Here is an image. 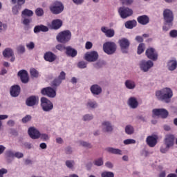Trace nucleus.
I'll return each mask as SVG.
<instances>
[{
	"instance_id": "obj_6",
	"label": "nucleus",
	"mask_w": 177,
	"mask_h": 177,
	"mask_svg": "<svg viewBox=\"0 0 177 177\" xmlns=\"http://www.w3.org/2000/svg\"><path fill=\"white\" fill-rule=\"evenodd\" d=\"M49 9L53 15H60L64 10V6L60 1H54L53 5L50 6Z\"/></svg>"
},
{
	"instance_id": "obj_50",
	"label": "nucleus",
	"mask_w": 177,
	"mask_h": 177,
	"mask_svg": "<svg viewBox=\"0 0 177 177\" xmlns=\"http://www.w3.org/2000/svg\"><path fill=\"white\" fill-rule=\"evenodd\" d=\"M17 52L18 53H24L26 52V48H24V46H19L17 47Z\"/></svg>"
},
{
	"instance_id": "obj_1",
	"label": "nucleus",
	"mask_w": 177,
	"mask_h": 177,
	"mask_svg": "<svg viewBox=\"0 0 177 177\" xmlns=\"http://www.w3.org/2000/svg\"><path fill=\"white\" fill-rule=\"evenodd\" d=\"M156 96L158 100L165 102V103H170L171 99L172 98V96H174V92H172V89L166 87L162 90L156 91Z\"/></svg>"
},
{
	"instance_id": "obj_18",
	"label": "nucleus",
	"mask_w": 177,
	"mask_h": 177,
	"mask_svg": "<svg viewBox=\"0 0 177 177\" xmlns=\"http://www.w3.org/2000/svg\"><path fill=\"white\" fill-rule=\"evenodd\" d=\"M101 31L105 35V36L107 38H113V37L115 35V31L114 30V29H111V28L109 29L106 26H102L101 28Z\"/></svg>"
},
{
	"instance_id": "obj_24",
	"label": "nucleus",
	"mask_w": 177,
	"mask_h": 177,
	"mask_svg": "<svg viewBox=\"0 0 177 177\" xmlns=\"http://www.w3.org/2000/svg\"><path fill=\"white\" fill-rule=\"evenodd\" d=\"M137 21L142 26H146V24H149L150 22V19L147 15H141L137 18Z\"/></svg>"
},
{
	"instance_id": "obj_62",
	"label": "nucleus",
	"mask_w": 177,
	"mask_h": 177,
	"mask_svg": "<svg viewBox=\"0 0 177 177\" xmlns=\"http://www.w3.org/2000/svg\"><path fill=\"white\" fill-rule=\"evenodd\" d=\"M92 46H93L92 42L87 41L86 43V46H85L86 49H91Z\"/></svg>"
},
{
	"instance_id": "obj_20",
	"label": "nucleus",
	"mask_w": 177,
	"mask_h": 177,
	"mask_svg": "<svg viewBox=\"0 0 177 177\" xmlns=\"http://www.w3.org/2000/svg\"><path fill=\"white\" fill-rule=\"evenodd\" d=\"M21 88L19 85H14L10 88V93L12 97H17L20 95Z\"/></svg>"
},
{
	"instance_id": "obj_12",
	"label": "nucleus",
	"mask_w": 177,
	"mask_h": 177,
	"mask_svg": "<svg viewBox=\"0 0 177 177\" xmlns=\"http://www.w3.org/2000/svg\"><path fill=\"white\" fill-rule=\"evenodd\" d=\"M153 66L154 64L151 60H142L140 64V67L141 70H142V71H144L145 73L149 71V70H150V68H151V67H153Z\"/></svg>"
},
{
	"instance_id": "obj_57",
	"label": "nucleus",
	"mask_w": 177,
	"mask_h": 177,
	"mask_svg": "<svg viewBox=\"0 0 177 177\" xmlns=\"http://www.w3.org/2000/svg\"><path fill=\"white\" fill-rule=\"evenodd\" d=\"M123 5H131L133 3V0H121Z\"/></svg>"
},
{
	"instance_id": "obj_34",
	"label": "nucleus",
	"mask_w": 177,
	"mask_h": 177,
	"mask_svg": "<svg viewBox=\"0 0 177 177\" xmlns=\"http://www.w3.org/2000/svg\"><path fill=\"white\" fill-rule=\"evenodd\" d=\"M60 84H62V80L57 77L51 82V86L56 89L57 86H60Z\"/></svg>"
},
{
	"instance_id": "obj_42",
	"label": "nucleus",
	"mask_w": 177,
	"mask_h": 177,
	"mask_svg": "<svg viewBox=\"0 0 177 177\" xmlns=\"http://www.w3.org/2000/svg\"><path fill=\"white\" fill-rule=\"evenodd\" d=\"M44 13V9H42L41 8H38L35 10V15H36V16H38V17H42Z\"/></svg>"
},
{
	"instance_id": "obj_47",
	"label": "nucleus",
	"mask_w": 177,
	"mask_h": 177,
	"mask_svg": "<svg viewBox=\"0 0 177 177\" xmlns=\"http://www.w3.org/2000/svg\"><path fill=\"white\" fill-rule=\"evenodd\" d=\"M135 143H136V140L133 139H127L124 140V145H135Z\"/></svg>"
},
{
	"instance_id": "obj_64",
	"label": "nucleus",
	"mask_w": 177,
	"mask_h": 177,
	"mask_svg": "<svg viewBox=\"0 0 177 177\" xmlns=\"http://www.w3.org/2000/svg\"><path fill=\"white\" fill-rule=\"evenodd\" d=\"M66 154H71V153H73V150L71 149V147H66Z\"/></svg>"
},
{
	"instance_id": "obj_40",
	"label": "nucleus",
	"mask_w": 177,
	"mask_h": 177,
	"mask_svg": "<svg viewBox=\"0 0 177 177\" xmlns=\"http://www.w3.org/2000/svg\"><path fill=\"white\" fill-rule=\"evenodd\" d=\"M21 9V6L20 5H15L12 7V13L13 15H19V10Z\"/></svg>"
},
{
	"instance_id": "obj_17",
	"label": "nucleus",
	"mask_w": 177,
	"mask_h": 177,
	"mask_svg": "<svg viewBox=\"0 0 177 177\" xmlns=\"http://www.w3.org/2000/svg\"><path fill=\"white\" fill-rule=\"evenodd\" d=\"M152 112L154 115H160L161 118H167L169 114L168 111L165 109H153Z\"/></svg>"
},
{
	"instance_id": "obj_25",
	"label": "nucleus",
	"mask_w": 177,
	"mask_h": 177,
	"mask_svg": "<svg viewBox=\"0 0 177 177\" xmlns=\"http://www.w3.org/2000/svg\"><path fill=\"white\" fill-rule=\"evenodd\" d=\"M41 31L42 32H48V31H49V28H48V26H45L44 25H38L35 26L34 32L35 34L41 32Z\"/></svg>"
},
{
	"instance_id": "obj_58",
	"label": "nucleus",
	"mask_w": 177,
	"mask_h": 177,
	"mask_svg": "<svg viewBox=\"0 0 177 177\" xmlns=\"http://www.w3.org/2000/svg\"><path fill=\"white\" fill-rule=\"evenodd\" d=\"M26 48H28V49H34V48H35V44H34V42L31 41L26 44Z\"/></svg>"
},
{
	"instance_id": "obj_28",
	"label": "nucleus",
	"mask_w": 177,
	"mask_h": 177,
	"mask_svg": "<svg viewBox=\"0 0 177 177\" xmlns=\"http://www.w3.org/2000/svg\"><path fill=\"white\" fill-rule=\"evenodd\" d=\"M91 91L93 95H100L102 93V87L97 84H94L91 87Z\"/></svg>"
},
{
	"instance_id": "obj_36",
	"label": "nucleus",
	"mask_w": 177,
	"mask_h": 177,
	"mask_svg": "<svg viewBox=\"0 0 177 177\" xmlns=\"http://www.w3.org/2000/svg\"><path fill=\"white\" fill-rule=\"evenodd\" d=\"M32 21V19L25 18L23 21V24L26 26L25 30H30V23Z\"/></svg>"
},
{
	"instance_id": "obj_43",
	"label": "nucleus",
	"mask_w": 177,
	"mask_h": 177,
	"mask_svg": "<svg viewBox=\"0 0 177 177\" xmlns=\"http://www.w3.org/2000/svg\"><path fill=\"white\" fill-rule=\"evenodd\" d=\"M88 64L85 61H80L77 63V67L79 68H86V65Z\"/></svg>"
},
{
	"instance_id": "obj_22",
	"label": "nucleus",
	"mask_w": 177,
	"mask_h": 177,
	"mask_svg": "<svg viewBox=\"0 0 177 177\" xmlns=\"http://www.w3.org/2000/svg\"><path fill=\"white\" fill-rule=\"evenodd\" d=\"M175 140V136L172 134H167L165 136V144L167 145V147H172L174 146V141Z\"/></svg>"
},
{
	"instance_id": "obj_32",
	"label": "nucleus",
	"mask_w": 177,
	"mask_h": 177,
	"mask_svg": "<svg viewBox=\"0 0 177 177\" xmlns=\"http://www.w3.org/2000/svg\"><path fill=\"white\" fill-rule=\"evenodd\" d=\"M106 151L109 153H111L112 154H122V151L120 149L113 148V147H108L106 149Z\"/></svg>"
},
{
	"instance_id": "obj_10",
	"label": "nucleus",
	"mask_w": 177,
	"mask_h": 177,
	"mask_svg": "<svg viewBox=\"0 0 177 177\" xmlns=\"http://www.w3.org/2000/svg\"><path fill=\"white\" fill-rule=\"evenodd\" d=\"M145 55L150 60H153V62H156V60L158 59V53H157V51H156V49L151 47L146 50Z\"/></svg>"
},
{
	"instance_id": "obj_30",
	"label": "nucleus",
	"mask_w": 177,
	"mask_h": 177,
	"mask_svg": "<svg viewBox=\"0 0 177 177\" xmlns=\"http://www.w3.org/2000/svg\"><path fill=\"white\" fill-rule=\"evenodd\" d=\"M103 131L105 132H111L113 131V126L109 122H104L102 123Z\"/></svg>"
},
{
	"instance_id": "obj_15",
	"label": "nucleus",
	"mask_w": 177,
	"mask_h": 177,
	"mask_svg": "<svg viewBox=\"0 0 177 177\" xmlns=\"http://www.w3.org/2000/svg\"><path fill=\"white\" fill-rule=\"evenodd\" d=\"M157 140H158V136L156 135L149 136L146 139V142L149 147H155L157 145Z\"/></svg>"
},
{
	"instance_id": "obj_9",
	"label": "nucleus",
	"mask_w": 177,
	"mask_h": 177,
	"mask_svg": "<svg viewBox=\"0 0 177 177\" xmlns=\"http://www.w3.org/2000/svg\"><path fill=\"white\" fill-rule=\"evenodd\" d=\"M41 93L44 96H48V97H51L52 99L56 97V90L50 86L43 88L41 91Z\"/></svg>"
},
{
	"instance_id": "obj_45",
	"label": "nucleus",
	"mask_w": 177,
	"mask_h": 177,
	"mask_svg": "<svg viewBox=\"0 0 177 177\" xmlns=\"http://www.w3.org/2000/svg\"><path fill=\"white\" fill-rule=\"evenodd\" d=\"M74 164H75V162L74 160H66V165L68 168H74Z\"/></svg>"
},
{
	"instance_id": "obj_21",
	"label": "nucleus",
	"mask_w": 177,
	"mask_h": 177,
	"mask_svg": "<svg viewBox=\"0 0 177 177\" xmlns=\"http://www.w3.org/2000/svg\"><path fill=\"white\" fill-rule=\"evenodd\" d=\"M3 56L4 57H11L10 59V62H15V54L13 53V50H12V48H6L3 51Z\"/></svg>"
},
{
	"instance_id": "obj_63",
	"label": "nucleus",
	"mask_w": 177,
	"mask_h": 177,
	"mask_svg": "<svg viewBox=\"0 0 177 177\" xmlns=\"http://www.w3.org/2000/svg\"><path fill=\"white\" fill-rule=\"evenodd\" d=\"M73 2H74L75 5H82L84 0H73Z\"/></svg>"
},
{
	"instance_id": "obj_60",
	"label": "nucleus",
	"mask_w": 177,
	"mask_h": 177,
	"mask_svg": "<svg viewBox=\"0 0 177 177\" xmlns=\"http://www.w3.org/2000/svg\"><path fill=\"white\" fill-rule=\"evenodd\" d=\"M5 174H8V169L2 168L0 169V177H3Z\"/></svg>"
},
{
	"instance_id": "obj_19",
	"label": "nucleus",
	"mask_w": 177,
	"mask_h": 177,
	"mask_svg": "<svg viewBox=\"0 0 177 177\" xmlns=\"http://www.w3.org/2000/svg\"><path fill=\"white\" fill-rule=\"evenodd\" d=\"M18 77H20L21 82L23 84H27L29 81L28 73L26 70H21L18 72Z\"/></svg>"
},
{
	"instance_id": "obj_39",
	"label": "nucleus",
	"mask_w": 177,
	"mask_h": 177,
	"mask_svg": "<svg viewBox=\"0 0 177 177\" xmlns=\"http://www.w3.org/2000/svg\"><path fill=\"white\" fill-rule=\"evenodd\" d=\"M125 132L127 135H132L133 133V127L131 125H127L125 128Z\"/></svg>"
},
{
	"instance_id": "obj_56",
	"label": "nucleus",
	"mask_w": 177,
	"mask_h": 177,
	"mask_svg": "<svg viewBox=\"0 0 177 177\" xmlns=\"http://www.w3.org/2000/svg\"><path fill=\"white\" fill-rule=\"evenodd\" d=\"M169 35H170V37H171V38H176V37H177V30H173L170 31Z\"/></svg>"
},
{
	"instance_id": "obj_59",
	"label": "nucleus",
	"mask_w": 177,
	"mask_h": 177,
	"mask_svg": "<svg viewBox=\"0 0 177 177\" xmlns=\"http://www.w3.org/2000/svg\"><path fill=\"white\" fill-rule=\"evenodd\" d=\"M14 157H16L17 158H23V157H24V155L23 154V153L16 152L14 155Z\"/></svg>"
},
{
	"instance_id": "obj_11",
	"label": "nucleus",
	"mask_w": 177,
	"mask_h": 177,
	"mask_svg": "<svg viewBox=\"0 0 177 177\" xmlns=\"http://www.w3.org/2000/svg\"><path fill=\"white\" fill-rule=\"evenodd\" d=\"M119 44L122 53H128V49L129 48V45H131L129 40L127 38H122L119 40Z\"/></svg>"
},
{
	"instance_id": "obj_41",
	"label": "nucleus",
	"mask_w": 177,
	"mask_h": 177,
	"mask_svg": "<svg viewBox=\"0 0 177 177\" xmlns=\"http://www.w3.org/2000/svg\"><path fill=\"white\" fill-rule=\"evenodd\" d=\"M102 177H114V173L111 171H104L101 174Z\"/></svg>"
},
{
	"instance_id": "obj_37",
	"label": "nucleus",
	"mask_w": 177,
	"mask_h": 177,
	"mask_svg": "<svg viewBox=\"0 0 177 177\" xmlns=\"http://www.w3.org/2000/svg\"><path fill=\"white\" fill-rule=\"evenodd\" d=\"M145 44L144 43H141L139 44L138 47V50H137V53L138 55H142V53H143V52H145Z\"/></svg>"
},
{
	"instance_id": "obj_33",
	"label": "nucleus",
	"mask_w": 177,
	"mask_h": 177,
	"mask_svg": "<svg viewBox=\"0 0 177 177\" xmlns=\"http://www.w3.org/2000/svg\"><path fill=\"white\" fill-rule=\"evenodd\" d=\"M124 25H125L126 28L132 30V28H133V27H136V21L135 20L127 21Z\"/></svg>"
},
{
	"instance_id": "obj_61",
	"label": "nucleus",
	"mask_w": 177,
	"mask_h": 177,
	"mask_svg": "<svg viewBox=\"0 0 177 177\" xmlns=\"http://www.w3.org/2000/svg\"><path fill=\"white\" fill-rule=\"evenodd\" d=\"M7 28H8V26L6 24H2V22L0 21V31L6 30Z\"/></svg>"
},
{
	"instance_id": "obj_38",
	"label": "nucleus",
	"mask_w": 177,
	"mask_h": 177,
	"mask_svg": "<svg viewBox=\"0 0 177 177\" xmlns=\"http://www.w3.org/2000/svg\"><path fill=\"white\" fill-rule=\"evenodd\" d=\"M30 75L34 78H38V77H39V73L38 72V71H37V69L32 68L30 69Z\"/></svg>"
},
{
	"instance_id": "obj_53",
	"label": "nucleus",
	"mask_w": 177,
	"mask_h": 177,
	"mask_svg": "<svg viewBox=\"0 0 177 177\" xmlns=\"http://www.w3.org/2000/svg\"><path fill=\"white\" fill-rule=\"evenodd\" d=\"M56 49H57V50L63 52V50H66V47L63 44H57L56 46Z\"/></svg>"
},
{
	"instance_id": "obj_4",
	"label": "nucleus",
	"mask_w": 177,
	"mask_h": 177,
	"mask_svg": "<svg viewBox=\"0 0 177 177\" xmlns=\"http://www.w3.org/2000/svg\"><path fill=\"white\" fill-rule=\"evenodd\" d=\"M28 133L31 139H39V138H41L42 140H48V139H49V136H48L47 134L41 135L39 131L34 127L29 128Z\"/></svg>"
},
{
	"instance_id": "obj_35",
	"label": "nucleus",
	"mask_w": 177,
	"mask_h": 177,
	"mask_svg": "<svg viewBox=\"0 0 177 177\" xmlns=\"http://www.w3.org/2000/svg\"><path fill=\"white\" fill-rule=\"evenodd\" d=\"M125 85L128 89H133L135 88V86H136L135 82L131 80H127L125 82Z\"/></svg>"
},
{
	"instance_id": "obj_31",
	"label": "nucleus",
	"mask_w": 177,
	"mask_h": 177,
	"mask_svg": "<svg viewBox=\"0 0 177 177\" xmlns=\"http://www.w3.org/2000/svg\"><path fill=\"white\" fill-rule=\"evenodd\" d=\"M34 15V12L32 10L26 8L22 11L21 16L22 17H31Z\"/></svg>"
},
{
	"instance_id": "obj_54",
	"label": "nucleus",
	"mask_w": 177,
	"mask_h": 177,
	"mask_svg": "<svg viewBox=\"0 0 177 177\" xmlns=\"http://www.w3.org/2000/svg\"><path fill=\"white\" fill-rule=\"evenodd\" d=\"M80 145L81 146H83V147H87L88 149H91V147H92V145H91V144L84 141H81Z\"/></svg>"
},
{
	"instance_id": "obj_46",
	"label": "nucleus",
	"mask_w": 177,
	"mask_h": 177,
	"mask_svg": "<svg viewBox=\"0 0 177 177\" xmlns=\"http://www.w3.org/2000/svg\"><path fill=\"white\" fill-rule=\"evenodd\" d=\"M169 147H168L167 145L164 144L160 147V151L164 153L166 151H167L168 150H169Z\"/></svg>"
},
{
	"instance_id": "obj_23",
	"label": "nucleus",
	"mask_w": 177,
	"mask_h": 177,
	"mask_svg": "<svg viewBox=\"0 0 177 177\" xmlns=\"http://www.w3.org/2000/svg\"><path fill=\"white\" fill-rule=\"evenodd\" d=\"M66 55L69 57H75L78 55V52L71 46H67L66 47Z\"/></svg>"
},
{
	"instance_id": "obj_8",
	"label": "nucleus",
	"mask_w": 177,
	"mask_h": 177,
	"mask_svg": "<svg viewBox=\"0 0 177 177\" xmlns=\"http://www.w3.org/2000/svg\"><path fill=\"white\" fill-rule=\"evenodd\" d=\"M119 14L122 19H127L129 16H132L133 11L128 7H120L118 10Z\"/></svg>"
},
{
	"instance_id": "obj_26",
	"label": "nucleus",
	"mask_w": 177,
	"mask_h": 177,
	"mask_svg": "<svg viewBox=\"0 0 177 177\" xmlns=\"http://www.w3.org/2000/svg\"><path fill=\"white\" fill-rule=\"evenodd\" d=\"M63 26V21L60 19H54L51 22V28L53 30H59Z\"/></svg>"
},
{
	"instance_id": "obj_2",
	"label": "nucleus",
	"mask_w": 177,
	"mask_h": 177,
	"mask_svg": "<svg viewBox=\"0 0 177 177\" xmlns=\"http://www.w3.org/2000/svg\"><path fill=\"white\" fill-rule=\"evenodd\" d=\"M165 26L162 27L163 31H168L174 26V13L171 10L166 9L163 12Z\"/></svg>"
},
{
	"instance_id": "obj_51",
	"label": "nucleus",
	"mask_w": 177,
	"mask_h": 177,
	"mask_svg": "<svg viewBox=\"0 0 177 177\" xmlns=\"http://www.w3.org/2000/svg\"><path fill=\"white\" fill-rule=\"evenodd\" d=\"M57 78H58V80H61V81L66 80V73H64V71H62Z\"/></svg>"
},
{
	"instance_id": "obj_49",
	"label": "nucleus",
	"mask_w": 177,
	"mask_h": 177,
	"mask_svg": "<svg viewBox=\"0 0 177 177\" xmlns=\"http://www.w3.org/2000/svg\"><path fill=\"white\" fill-rule=\"evenodd\" d=\"M87 106L91 109H95V107H97V104H96V102L90 101L87 103Z\"/></svg>"
},
{
	"instance_id": "obj_29",
	"label": "nucleus",
	"mask_w": 177,
	"mask_h": 177,
	"mask_svg": "<svg viewBox=\"0 0 177 177\" xmlns=\"http://www.w3.org/2000/svg\"><path fill=\"white\" fill-rule=\"evenodd\" d=\"M167 67L170 71H174V70H176L177 61L176 60L169 61L167 63Z\"/></svg>"
},
{
	"instance_id": "obj_7",
	"label": "nucleus",
	"mask_w": 177,
	"mask_h": 177,
	"mask_svg": "<svg viewBox=\"0 0 177 177\" xmlns=\"http://www.w3.org/2000/svg\"><path fill=\"white\" fill-rule=\"evenodd\" d=\"M41 106L44 111H50L53 109V103L48 98L43 97L41 98Z\"/></svg>"
},
{
	"instance_id": "obj_52",
	"label": "nucleus",
	"mask_w": 177,
	"mask_h": 177,
	"mask_svg": "<svg viewBox=\"0 0 177 177\" xmlns=\"http://www.w3.org/2000/svg\"><path fill=\"white\" fill-rule=\"evenodd\" d=\"M31 120V115H27L26 116H25L23 119H22V122L24 124H26L27 122H28V121Z\"/></svg>"
},
{
	"instance_id": "obj_3",
	"label": "nucleus",
	"mask_w": 177,
	"mask_h": 177,
	"mask_svg": "<svg viewBox=\"0 0 177 177\" xmlns=\"http://www.w3.org/2000/svg\"><path fill=\"white\" fill-rule=\"evenodd\" d=\"M56 39L60 44H67L71 39V32L69 30H63L58 33Z\"/></svg>"
},
{
	"instance_id": "obj_16",
	"label": "nucleus",
	"mask_w": 177,
	"mask_h": 177,
	"mask_svg": "<svg viewBox=\"0 0 177 177\" xmlns=\"http://www.w3.org/2000/svg\"><path fill=\"white\" fill-rule=\"evenodd\" d=\"M99 57V54L96 51H91L90 53H87L85 55V59L87 62H96Z\"/></svg>"
},
{
	"instance_id": "obj_13",
	"label": "nucleus",
	"mask_w": 177,
	"mask_h": 177,
	"mask_svg": "<svg viewBox=\"0 0 177 177\" xmlns=\"http://www.w3.org/2000/svg\"><path fill=\"white\" fill-rule=\"evenodd\" d=\"M44 59L46 62L53 63V62H55V60L57 59V55L51 51H47L44 55Z\"/></svg>"
},
{
	"instance_id": "obj_5",
	"label": "nucleus",
	"mask_w": 177,
	"mask_h": 177,
	"mask_svg": "<svg viewBox=\"0 0 177 177\" xmlns=\"http://www.w3.org/2000/svg\"><path fill=\"white\" fill-rule=\"evenodd\" d=\"M103 50L106 55H114L117 51V44L113 41H106L103 44Z\"/></svg>"
},
{
	"instance_id": "obj_44",
	"label": "nucleus",
	"mask_w": 177,
	"mask_h": 177,
	"mask_svg": "<svg viewBox=\"0 0 177 177\" xmlns=\"http://www.w3.org/2000/svg\"><path fill=\"white\" fill-rule=\"evenodd\" d=\"M95 165L97 167H101V165H103V159L102 158H100L94 161Z\"/></svg>"
},
{
	"instance_id": "obj_55",
	"label": "nucleus",
	"mask_w": 177,
	"mask_h": 177,
	"mask_svg": "<svg viewBox=\"0 0 177 177\" xmlns=\"http://www.w3.org/2000/svg\"><path fill=\"white\" fill-rule=\"evenodd\" d=\"M93 116L91 115H85L83 117L84 121H91V120H93Z\"/></svg>"
},
{
	"instance_id": "obj_14",
	"label": "nucleus",
	"mask_w": 177,
	"mask_h": 177,
	"mask_svg": "<svg viewBox=\"0 0 177 177\" xmlns=\"http://www.w3.org/2000/svg\"><path fill=\"white\" fill-rule=\"evenodd\" d=\"M39 100V99L38 98V97H37L35 95H31L26 99V104L28 107H32L33 106L38 104Z\"/></svg>"
},
{
	"instance_id": "obj_27",
	"label": "nucleus",
	"mask_w": 177,
	"mask_h": 177,
	"mask_svg": "<svg viewBox=\"0 0 177 177\" xmlns=\"http://www.w3.org/2000/svg\"><path fill=\"white\" fill-rule=\"evenodd\" d=\"M128 104L131 109H137L139 106V102L135 97H131L128 100Z\"/></svg>"
},
{
	"instance_id": "obj_48",
	"label": "nucleus",
	"mask_w": 177,
	"mask_h": 177,
	"mask_svg": "<svg viewBox=\"0 0 177 177\" xmlns=\"http://www.w3.org/2000/svg\"><path fill=\"white\" fill-rule=\"evenodd\" d=\"M6 156L9 158H13V157H15V153H13L12 150H8L6 151Z\"/></svg>"
}]
</instances>
